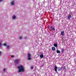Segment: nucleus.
Here are the masks:
<instances>
[{"mask_svg":"<svg viewBox=\"0 0 76 76\" xmlns=\"http://www.w3.org/2000/svg\"><path fill=\"white\" fill-rule=\"evenodd\" d=\"M18 72H24V68L22 66H20L18 67Z\"/></svg>","mask_w":76,"mask_h":76,"instance_id":"obj_1","label":"nucleus"},{"mask_svg":"<svg viewBox=\"0 0 76 76\" xmlns=\"http://www.w3.org/2000/svg\"><path fill=\"white\" fill-rule=\"evenodd\" d=\"M28 56V60H32V58H31V54L28 53L27 54Z\"/></svg>","mask_w":76,"mask_h":76,"instance_id":"obj_2","label":"nucleus"},{"mask_svg":"<svg viewBox=\"0 0 76 76\" xmlns=\"http://www.w3.org/2000/svg\"><path fill=\"white\" fill-rule=\"evenodd\" d=\"M40 54H41L40 56V59H42V58H44V53H40Z\"/></svg>","mask_w":76,"mask_h":76,"instance_id":"obj_3","label":"nucleus"},{"mask_svg":"<svg viewBox=\"0 0 76 76\" xmlns=\"http://www.w3.org/2000/svg\"><path fill=\"white\" fill-rule=\"evenodd\" d=\"M19 61V59H16L14 61V62L16 64H18V61Z\"/></svg>","mask_w":76,"mask_h":76,"instance_id":"obj_4","label":"nucleus"},{"mask_svg":"<svg viewBox=\"0 0 76 76\" xmlns=\"http://www.w3.org/2000/svg\"><path fill=\"white\" fill-rule=\"evenodd\" d=\"M72 18V15H69L68 17H67V19L68 20H70V18Z\"/></svg>","mask_w":76,"mask_h":76,"instance_id":"obj_5","label":"nucleus"},{"mask_svg":"<svg viewBox=\"0 0 76 76\" xmlns=\"http://www.w3.org/2000/svg\"><path fill=\"white\" fill-rule=\"evenodd\" d=\"M54 70L56 72H57V66H54Z\"/></svg>","mask_w":76,"mask_h":76,"instance_id":"obj_6","label":"nucleus"},{"mask_svg":"<svg viewBox=\"0 0 76 76\" xmlns=\"http://www.w3.org/2000/svg\"><path fill=\"white\" fill-rule=\"evenodd\" d=\"M52 50L53 51H55L56 50V48H55V47H52Z\"/></svg>","mask_w":76,"mask_h":76,"instance_id":"obj_7","label":"nucleus"},{"mask_svg":"<svg viewBox=\"0 0 76 76\" xmlns=\"http://www.w3.org/2000/svg\"><path fill=\"white\" fill-rule=\"evenodd\" d=\"M61 70V67H58V71H59V72H60Z\"/></svg>","mask_w":76,"mask_h":76,"instance_id":"obj_8","label":"nucleus"},{"mask_svg":"<svg viewBox=\"0 0 76 76\" xmlns=\"http://www.w3.org/2000/svg\"><path fill=\"white\" fill-rule=\"evenodd\" d=\"M15 18L16 16H15V15H13L12 17V19H15Z\"/></svg>","mask_w":76,"mask_h":76,"instance_id":"obj_9","label":"nucleus"},{"mask_svg":"<svg viewBox=\"0 0 76 76\" xmlns=\"http://www.w3.org/2000/svg\"><path fill=\"white\" fill-rule=\"evenodd\" d=\"M64 31H62L61 33V35H62V36H63V35H64Z\"/></svg>","mask_w":76,"mask_h":76,"instance_id":"obj_10","label":"nucleus"},{"mask_svg":"<svg viewBox=\"0 0 76 76\" xmlns=\"http://www.w3.org/2000/svg\"><path fill=\"white\" fill-rule=\"evenodd\" d=\"M56 53H57L60 54V50H57L56 51Z\"/></svg>","mask_w":76,"mask_h":76,"instance_id":"obj_11","label":"nucleus"},{"mask_svg":"<svg viewBox=\"0 0 76 76\" xmlns=\"http://www.w3.org/2000/svg\"><path fill=\"white\" fill-rule=\"evenodd\" d=\"M50 28H51V29L52 31L55 30V28H52V26L50 27Z\"/></svg>","mask_w":76,"mask_h":76,"instance_id":"obj_12","label":"nucleus"},{"mask_svg":"<svg viewBox=\"0 0 76 76\" xmlns=\"http://www.w3.org/2000/svg\"><path fill=\"white\" fill-rule=\"evenodd\" d=\"M63 70L65 71V72H66V68L65 66H64Z\"/></svg>","mask_w":76,"mask_h":76,"instance_id":"obj_13","label":"nucleus"},{"mask_svg":"<svg viewBox=\"0 0 76 76\" xmlns=\"http://www.w3.org/2000/svg\"><path fill=\"white\" fill-rule=\"evenodd\" d=\"M7 49H9V48H10V46H9V45H7Z\"/></svg>","mask_w":76,"mask_h":76,"instance_id":"obj_14","label":"nucleus"},{"mask_svg":"<svg viewBox=\"0 0 76 76\" xmlns=\"http://www.w3.org/2000/svg\"><path fill=\"white\" fill-rule=\"evenodd\" d=\"M54 47H58L57 44H54Z\"/></svg>","mask_w":76,"mask_h":76,"instance_id":"obj_15","label":"nucleus"},{"mask_svg":"<svg viewBox=\"0 0 76 76\" xmlns=\"http://www.w3.org/2000/svg\"><path fill=\"white\" fill-rule=\"evenodd\" d=\"M2 45H3V44L2 42H0V47H2Z\"/></svg>","mask_w":76,"mask_h":76,"instance_id":"obj_16","label":"nucleus"},{"mask_svg":"<svg viewBox=\"0 0 76 76\" xmlns=\"http://www.w3.org/2000/svg\"><path fill=\"white\" fill-rule=\"evenodd\" d=\"M11 4L12 5H13L14 4V1H12L11 3Z\"/></svg>","mask_w":76,"mask_h":76,"instance_id":"obj_17","label":"nucleus"},{"mask_svg":"<svg viewBox=\"0 0 76 76\" xmlns=\"http://www.w3.org/2000/svg\"><path fill=\"white\" fill-rule=\"evenodd\" d=\"M30 69H31V70L33 69H34V66H31Z\"/></svg>","mask_w":76,"mask_h":76,"instance_id":"obj_18","label":"nucleus"},{"mask_svg":"<svg viewBox=\"0 0 76 76\" xmlns=\"http://www.w3.org/2000/svg\"><path fill=\"white\" fill-rule=\"evenodd\" d=\"M61 51L62 53H63L64 52V49L62 48L61 50Z\"/></svg>","mask_w":76,"mask_h":76,"instance_id":"obj_19","label":"nucleus"},{"mask_svg":"<svg viewBox=\"0 0 76 76\" xmlns=\"http://www.w3.org/2000/svg\"><path fill=\"white\" fill-rule=\"evenodd\" d=\"M3 45L4 46H6V44L5 43H4L3 44Z\"/></svg>","mask_w":76,"mask_h":76,"instance_id":"obj_20","label":"nucleus"},{"mask_svg":"<svg viewBox=\"0 0 76 76\" xmlns=\"http://www.w3.org/2000/svg\"><path fill=\"white\" fill-rule=\"evenodd\" d=\"M6 71V69L5 68H4L3 70V72H5Z\"/></svg>","mask_w":76,"mask_h":76,"instance_id":"obj_21","label":"nucleus"},{"mask_svg":"<svg viewBox=\"0 0 76 76\" xmlns=\"http://www.w3.org/2000/svg\"><path fill=\"white\" fill-rule=\"evenodd\" d=\"M22 37H20V39H22Z\"/></svg>","mask_w":76,"mask_h":76,"instance_id":"obj_22","label":"nucleus"},{"mask_svg":"<svg viewBox=\"0 0 76 76\" xmlns=\"http://www.w3.org/2000/svg\"><path fill=\"white\" fill-rule=\"evenodd\" d=\"M11 57H12V58H13V57H14V56H11Z\"/></svg>","mask_w":76,"mask_h":76,"instance_id":"obj_23","label":"nucleus"},{"mask_svg":"<svg viewBox=\"0 0 76 76\" xmlns=\"http://www.w3.org/2000/svg\"><path fill=\"white\" fill-rule=\"evenodd\" d=\"M3 0H0V1H2Z\"/></svg>","mask_w":76,"mask_h":76,"instance_id":"obj_24","label":"nucleus"},{"mask_svg":"<svg viewBox=\"0 0 76 76\" xmlns=\"http://www.w3.org/2000/svg\"><path fill=\"white\" fill-rule=\"evenodd\" d=\"M0 54H1V52L0 51Z\"/></svg>","mask_w":76,"mask_h":76,"instance_id":"obj_25","label":"nucleus"},{"mask_svg":"<svg viewBox=\"0 0 76 76\" xmlns=\"http://www.w3.org/2000/svg\"><path fill=\"white\" fill-rule=\"evenodd\" d=\"M61 68H62V67H61Z\"/></svg>","mask_w":76,"mask_h":76,"instance_id":"obj_26","label":"nucleus"}]
</instances>
